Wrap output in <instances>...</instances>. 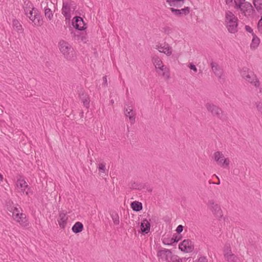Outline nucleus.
<instances>
[{
	"label": "nucleus",
	"instance_id": "22",
	"mask_svg": "<svg viewBox=\"0 0 262 262\" xmlns=\"http://www.w3.org/2000/svg\"><path fill=\"white\" fill-rule=\"evenodd\" d=\"M140 228L143 234H147L150 231V223L147 219H144L141 223Z\"/></svg>",
	"mask_w": 262,
	"mask_h": 262
},
{
	"label": "nucleus",
	"instance_id": "28",
	"mask_svg": "<svg viewBox=\"0 0 262 262\" xmlns=\"http://www.w3.org/2000/svg\"><path fill=\"white\" fill-rule=\"evenodd\" d=\"M12 26L13 29L18 33H22L23 29L21 25L17 19H13L12 21Z\"/></svg>",
	"mask_w": 262,
	"mask_h": 262
},
{
	"label": "nucleus",
	"instance_id": "18",
	"mask_svg": "<svg viewBox=\"0 0 262 262\" xmlns=\"http://www.w3.org/2000/svg\"><path fill=\"white\" fill-rule=\"evenodd\" d=\"M238 19L230 12V33H235L237 32Z\"/></svg>",
	"mask_w": 262,
	"mask_h": 262
},
{
	"label": "nucleus",
	"instance_id": "43",
	"mask_svg": "<svg viewBox=\"0 0 262 262\" xmlns=\"http://www.w3.org/2000/svg\"><path fill=\"white\" fill-rule=\"evenodd\" d=\"M257 28L259 32H262V16H261L260 19L258 21Z\"/></svg>",
	"mask_w": 262,
	"mask_h": 262
},
{
	"label": "nucleus",
	"instance_id": "45",
	"mask_svg": "<svg viewBox=\"0 0 262 262\" xmlns=\"http://www.w3.org/2000/svg\"><path fill=\"white\" fill-rule=\"evenodd\" d=\"M245 29L247 32L251 33L252 36L253 35V34H255L253 33V29L249 26L246 25L245 26Z\"/></svg>",
	"mask_w": 262,
	"mask_h": 262
},
{
	"label": "nucleus",
	"instance_id": "41",
	"mask_svg": "<svg viewBox=\"0 0 262 262\" xmlns=\"http://www.w3.org/2000/svg\"><path fill=\"white\" fill-rule=\"evenodd\" d=\"M229 14L228 13V12H226L225 23H226V27H227L228 30L229 31V25L228 24L229 23Z\"/></svg>",
	"mask_w": 262,
	"mask_h": 262
},
{
	"label": "nucleus",
	"instance_id": "37",
	"mask_svg": "<svg viewBox=\"0 0 262 262\" xmlns=\"http://www.w3.org/2000/svg\"><path fill=\"white\" fill-rule=\"evenodd\" d=\"M249 69L247 67H244L241 70V74L244 79H245L249 75Z\"/></svg>",
	"mask_w": 262,
	"mask_h": 262
},
{
	"label": "nucleus",
	"instance_id": "42",
	"mask_svg": "<svg viewBox=\"0 0 262 262\" xmlns=\"http://www.w3.org/2000/svg\"><path fill=\"white\" fill-rule=\"evenodd\" d=\"M188 67L191 70H192L194 73L197 72L198 69H197L196 67H195V66L194 64H193L192 63H190L189 64V65L188 66Z\"/></svg>",
	"mask_w": 262,
	"mask_h": 262
},
{
	"label": "nucleus",
	"instance_id": "26",
	"mask_svg": "<svg viewBox=\"0 0 262 262\" xmlns=\"http://www.w3.org/2000/svg\"><path fill=\"white\" fill-rule=\"evenodd\" d=\"M185 0H166V2L170 6L181 7H182Z\"/></svg>",
	"mask_w": 262,
	"mask_h": 262
},
{
	"label": "nucleus",
	"instance_id": "21",
	"mask_svg": "<svg viewBox=\"0 0 262 262\" xmlns=\"http://www.w3.org/2000/svg\"><path fill=\"white\" fill-rule=\"evenodd\" d=\"M190 8L186 7L181 9H176L173 8H170L171 12L176 16H180L182 15H187L190 13Z\"/></svg>",
	"mask_w": 262,
	"mask_h": 262
},
{
	"label": "nucleus",
	"instance_id": "48",
	"mask_svg": "<svg viewBox=\"0 0 262 262\" xmlns=\"http://www.w3.org/2000/svg\"><path fill=\"white\" fill-rule=\"evenodd\" d=\"M224 255H225V257H226V258L227 259V260L228 261L229 260V254L228 253V249H224Z\"/></svg>",
	"mask_w": 262,
	"mask_h": 262
},
{
	"label": "nucleus",
	"instance_id": "10",
	"mask_svg": "<svg viewBox=\"0 0 262 262\" xmlns=\"http://www.w3.org/2000/svg\"><path fill=\"white\" fill-rule=\"evenodd\" d=\"M211 67L214 74L218 77L220 83H224L225 78L223 69H221L216 63L214 62L211 63Z\"/></svg>",
	"mask_w": 262,
	"mask_h": 262
},
{
	"label": "nucleus",
	"instance_id": "13",
	"mask_svg": "<svg viewBox=\"0 0 262 262\" xmlns=\"http://www.w3.org/2000/svg\"><path fill=\"white\" fill-rule=\"evenodd\" d=\"M68 219V217L66 211H60L59 212L57 222L60 228L64 229L66 227L67 224Z\"/></svg>",
	"mask_w": 262,
	"mask_h": 262
},
{
	"label": "nucleus",
	"instance_id": "32",
	"mask_svg": "<svg viewBox=\"0 0 262 262\" xmlns=\"http://www.w3.org/2000/svg\"><path fill=\"white\" fill-rule=\"evenodd\" d=\"M80 98L83 103L84 106L88 108L89 106L90 99L89 97L86 95L82 94L80 96Z\"/></svg>",
	"mask_w": 262,
	"mask_h": 262
},
{
	"label": "nucleus",
	"instance_id": "25",
	"mask_svg": "<svg viewBox=\"0 0 262 262\" xmlns=\"http://www.w3.org/2000/svg\"><path fill=\"white\" fill-rule=\"evenodd\" d=\"M74 37L75 40H77L78 41L86 42L87 41L86 34L84 33H81L78 31L74 33Z\"/></svg>",
	"mask_w": 262,
	"mask_h": 262
},
{
	"label": "nucleus",
	"instance_id": "3",
	"mask_svg": "<svg viewBox=\"0 0 262 262\" xmlns=\"http://www.w3.org/2000/svg\"><path fill=\"white\" fill-rule=\"evenodd\" d=\"M76 6L73 1L71 0L63 1L61 12L65 17L66 20H70L72 14L75 11Z\"/></svg>",
	"mask_w": 262,
	"mask_h": 262
},
{
	"label": "nucleus",
	"instance_id": "5",
	"mask_svg": "<svg viewBox=\"0 0 262 262\" xmlns=\"http://www.w3.org/2000/svg\"><path fill=\"white\" fill-rule=\"evenodd\" d=\"M26 15L34 26H41L43 24V19L38 10H33Z\"/></svg>",
	"mask_w": 262,
	"mask_h": 262
},
{
	"label": "nucleus",
	"instance_id": "53",
	"mask_svg": "<svg viewBox=\"0 0 262 262\" xmlns=\"http://www.w3.org/2000/svg\"><path fill=\"white\" fill-rule=\"evenodd\" d=\"M112 103H114V101L113 100L111 101Z\"/></svg>",
	"mask_w": 262,
	"mask_h": 262
},
{
	"label": "nucleus",
	"instance_id": "8",
	"mask_svg": "<svg viewBox=\"0 0 262 262\" xmlns=\"http://www.w3.org/2000/svg\"><path fill=\"white\" fill-rule=\"evenodd\" d=\"M172 255V253L166 249H161L157 253V257L160 262H168Z\"/></svg>",
	"mask_w": 262,
	"mask_h": 262
},
{
	"label": "nucleus",
	"instance_id": "46",
	"mask_svg": "<svg viewBox=\"0 0 262 262\" xmlns=\"http://www.w3.org/2000/svg\"><path fill=\"white\" fill-rule=\"evenodd\" d=\"M256 107L258 111L262 114V102L256 103Z\"/></svg>",
	"mask_w": 262,
	"mask_h": 262
},
{
	"label": "nucleus",
	"instance_id": "9",
	"mask_svg": "<svg viewBox=\"0 0 262 262\" xmlns=\"http://www.w3.org/2000/svg\"><path fill=\"white\" fill-rule=\"evenodd\" d=\"M155 48L160 52L165 54L167 56H170L172 53V47L166 42L158 43Z\"/></svg>",
	"mask_w": 262,
	"mask_h": 262
},
{
	"label": "nucleus",
	"instance_id": "6",
	"mask_svg": "<svg viewBox=\"0 0 262 262\" xmlns=\"http://www.w3.org/2000/svg\"><path fill=\"white\" fill-rule=\"evenodd\" d=\"M207 110L211 113L212 115L220 119H223L222 110L213 103L208 102L205 104Z\"/></svg>",
	"mask_w": 262,
	"mask_h": 262
},
{
	"label": "nucleus",
	"instance_id": "31",
	"mask_svg": "<svg viewBox=\"0 0 262 262\" xmlns=\"http://www.w3.org/2000/svg\"><path fill=\"white\" fill-rule=\"evenodd\" d=\"M259 42V38L255 34H253L252 42L250 45L251 48H257L258 46Z\"/></svg>",
	"mask_w": 262,
	"mask_h": 262
},
{
	"label": "nucleus",
	"instance_id": "35",
	"mask_svg": "<svg viewBox=\"0 0 262 262\" xmlns=\"http://www.w3.org/2000/svg\"><path fill=\"white\" fill-rule=\"evenodd\" d=\"M238 2L236 0H230V3H233L235 5L234 8L236 9H238L239 8L242 6L243 4L245 2V0H237Z\"/></svg>",
	"mask_w": 262,
	"mask_h": 262
},
{
	"label": "nucleus",
	"instance_id": "23",
	"mask_svg": "<svg viewBox=\"0 0 262 262\" xmlns=\"http://www.w3.org/2000/svg\"><path fill=\"white\" fill-rule=\"evenodd\" d=\"M23 9L25 15L33 10L35 11V10H37V9L35 8L33 4L29 1H26L24 2Z\"/></svg>",
	"mask_w": 262,
	"mask_h": 262
},
{
	"label": "nucleus",
	"instance_id": "15",
	"mask_svg": "<svg viewBox=\"0 0 262 262\" xmlns=\"http://www.w3.org/2000/svg\"><path fill=\"white\" fill-rule=\"evenodd\" d=\"M74 21H72V24L76 29L79 31L84 30L86 29V24L84 23L83 19L80 16H76L74 18Z\"/></svg>",
	"mask_w": 262,
	"mask_h": 262
},
{
	"label": "nucleus",
	"instance_id": "30",
	"mask_svg": "<svg viewBox=\"0 0 262 262\" xmlns=\"http://www.w3.org/2000/svg\"><path fill=\"white\" fill-rule=\"evenodd\" d=\"M152 61L155 67V68H160V66L163 65L162 60L158 56H155L152 59Z\"/></svg>",
	"mask_w": 262,
	"mask_h": 262
},
{
	"label": "nucleus",
	"instance_id": "49",
	"mask_svg": "<svg viewBox=\"0 0 262 262\" xmlns=\"http://www.w3.org/2000/svg\"><path fill=\"white\" fill-rule=\"evenodd\" d=\"M103 81L104 85L106 86L107 85L106 76H104L103 77Z\"/></svg>",
	"mask_w": 262,
	"mask_h": 262
},
{
	"label": "nucleus",
	"instance_id": "33",
	"mask_svg": "<svg viewBox=\"0 0 262 262\" xmlns=\"http://www.w3.org/2000/svg\"><path fill=\"white\" fill-rule=\"evenodd\" d=\"M253 3L258 12L262 11V0H253Z\"/></svg>",
	"mask_w": 262,
	"mask_h": 262
},
{
	"label": "nucleus",
	"instance_id": "51",
	"mask_svg": "<svg viewBox=\"0 0 262 262\" xmlns=\"http://www.w3.org/2000/svg\"><path fill=\"white\" fill-rule=\"evenodd\" d=\"M3 180V176L2 174L0 173V182H2Z\"/></svg>",
	"mask_w": 262,
	"mask_h": 262
},
{
	"label": "nucleus",
	"instance_id": "4",
	"mask_svg": "<svg viewBox=\"0 0 262 262\" xmlns=\"http://www.w3.org/2000/svg\"><path fill=\"white\" fill-rule=\"evenodd\" d=\"M16 188L21 195H29L31 193L30 188L25 179L21 177L16 182Z\"/></svg>",
	"mask_w": 262,
	"mask_h": 262
},
{
	"label": "nucleus",
	"instance_id": "27",
	"mask_svg": "<svg viewBox=\"0 0 262 262\" xmlns=\"http://www.w3.org/2000/svg\"><path fill=\"white\" fill-rule=\"evenodd\" d=\"M72 231L75 233L81 232L83 230V225L80 222H76L72 228Z\"/></svg>",
	"mask_w": 262,
	"mask_h": 262
},
{
	"label": "nucleus",
	"instance_id": "20",
	"mask_svg": "<svg viewBox=\"0 0 262 262\" xmlns=\"http://www.w3.org/2000/svg\"><path fill=\"white\" fill-rule=\"evenodd\" d=\"M180 238L177 235L174 234L172 236L164 237L163 238V243L164 245H172L177 243L179 241Z\"/></svg>",
	"mask_w": 262,
	"mask_h": 262
},
{
	"label": "nucleus",
	"instance_id": "47",
	"mask_svg": "<svg viewBox=\"0 0 262 262\" xmlns=\"http://www.w3.org/2000/svg\"><path fill=\"white\" fill-rule=\"evenodd\" d=\"M183 228L184 227L182 225H179L176 229L177 232L178 233H180L181 232H182L183 230Z\"/></svg>",
	"mask_w": 262,
	"mask_h": 262
},
{
	"label": "nucleus",
	"instance_id": "50",
	"mask_svg": "<svg viewBox=\"0 0 262 262\" xmlns=\"http://www.w3.org/2000/svg\"><path fill=\"white\" fill-rule=\"evenodd\" d=\"M199 262H207L206 259L205 258H201L199 260Z\"/></svg>",
	"mask_w": 262,
	"mask_h": 262
},
{
	"label": "nucleus",
	"instance_id": "2",
	"mask_svg": "<svg viewBox=\"0 0 262 262\" xmlns=\"http://www.w3.org/2000/svg\"><path fill=\"white\" fill-rule=\"evenodd\" d=\"M59 50L67 60H74L75 57V52L72 46L64 40L59 43Z\"/></svg>",
	"mask_w": 262,
	"mask_h": 262
},
{
	"label": "nucleus",
	"instance_id": "16",
	"mask_svg": "<svg viewBox=\"0 0 262 262\" xmlns=\"http://www.w3.org/2000/svg\"><path fill=\"white\" fill-rule=\"evenodd\" d=\"M156 71L159 75H162L165 79L168 80L170 78L169 69L164 64L160 66V68H157Z\"/></svg>",
	"mask_w": 262,
	"mask_h": 262
},
{
	"label": "nucleus",
	"instance_id": "14",
	"mask_svg": "<svg viewBox=\"0 0 262 262\" xmlns=\"http://www.w3.org/2000/svg\"><path fill=\"white\" fill-rule=\"evenodd\" d=\"M179 249L185 252H191L193 249V246L191 241L185 239L179 244Z\"/></svg>",
	"mask_w": 262,
	"mask_h": 262
},
{
	"label": "nucleus",
	"instance_id": "40",
	"mask_svg": "<svg viewBox=\"0 0 262 262\" xmlns=\"http://www.w3.org/2000/svg\"><path fill=\"white\" fill-rule=\"evenodd\" d=\"M230 262H240V260L235 255L230 254Z\"/></svg>",
	"mask_w": 262,
	"mask_h": 262
},
{
	"label": "nucleus",
	"instance_id": "52",
	"mask_svg": "<svg viewBox=\"0 0 262 262\" xmlns=\"http://www.w3.org/2000/svg\"><path fill=\"white\" fill-rule=\"evenodd\" d=\"M226 1V4H228V0H225Z\"/></svg>",
	"mask_w": 262,
	"mask_h": 262
},
{
	"label": "nucleus",
	"instance_id": "17",
	"mask_svg": "<svg viewBox=\"0 0 262 262\" xmlns=\"http://www.w3.org/2000/svg\"><path fill=\"white\" fill-rule=\"evenodd\" d=\"M124 115L128 117L130 123L133 124L136 121V113L132 108L130 107L124 108Z\"/></svg>",
	"mask_w": 262,
	"mask_h": 262
},
{
	"label": "nucleus",
	"instance_id": "19",
	"mask_svg": "<svg viewBox=\"0 0 262 262\" xmlns=\"http://www.w3.org/2000/svg\"><path fill=\"white\" fill-rule=\"evenodd\" d=\"M208 207L217 216H222L221 210L220 207L217 204H215L214 202L210 201L208 204Z\"/></svg>",
	"mask_w": 262,
	"mask_h": 262
},
{
	"label": "nucleus",
	"instance_id": "39",
	"mask_svg": "<svg viewBox=\"0 0 262 262\" xmlns=\"http://www.w3.org/2000/svg\"><path fill=\"white\" fill-rule=\"evenodd\" d=\"M168 262H182V260L177 255L173 254Z\"/></svg>",
	"mask_w": 262,
	"mask_h": 262
},
{
	"label": "nucleus",
	"instance_id": "29",
	"mask_svg": "<svg viewBox=\"0 0 262 262\" xmlns=\"http://www.w3.org/2000/svg\"><path fill=\"white\" fill-rule=\"evenodd\" d=\"M131 207L133 210L139 211L142 209V204L141 202L134 201L131 203Z\"/></svg>",
	"mask_w": 262,
	"mask_h": 262
},
{
	"label": "nucleus",
	"instance_id": "36",
	"mask_svg": "<svg viewBox=\"0 0 262 262\" xmlns=\"http://www.w3.org/2000/svg\"><path fill=\"white\" fill-rule=\"evenodd\" d=\"M111 217L115 225H118L119 224V216L117 213H113L111 214Z\"/></svg>",
	"mask_w": 262,
	"mask_h": 262
},
{
	"label": "nucleus",
	"instance_id": "1",
	"mask_svg": "<svg viewBox=\"0 0 262 262\" xmlns=\"http://www.w3.org/2000/svg\"><path fill=\"white\" fill-rule=\"evenodd\" d=\"M6 208L12 213V216L15 221L24 227L28 225L26 215L23 213L22 209L18 204L10 199H8L6 202Z\"/></svg>",
	"mask_w": 262,
	"mask_h": 262
},
{
	"label": "nucleus",
	"instance_id": "12",
	"mask_svg": "<svg viewBox=\"0 0 262 262\" xmlns=\"http://www.w3.org/2000/svg\"><path fill=\"white\" fill-rule=\"evenodd\" d=\"M238 9L244 13L246 16H253L255 12L253 6L249 2H245L243 7H241Z\"/></svg>",
	"mask_w": 262,
	"mask_h": 262
},
{
	"label": "nucleus",
	"instance_id": "7",
	"mask_svg": "<svg viewBox=\"0 0 262 262\" xmlns=\"http://www.w3.org/2000/svg\"><path fill=\"white\" fill-rule=\"evenodd\" d=\"M213 159L217 164L223 167H227L229 165V160L225 158L220 151H216L213 154Z\"/></svg>",
	"mask_w": 262,
	"mask_h": 262
},
{
	"label": "nucleus",
	"instance_id": "38",
	"mask_svg": "<svg viewBox=\"0 0 262 262\" xmlns=\"http://www.w3.org/2000/svg\"><path fill=\"white\" fill-rule=\"evenodd\" d=\"M99 171L101 173H105L106 170L105 164L104 163H100L98 165Z\"/></svg>",
	"mask_w": 262,
	"mask_h": 262
},
{
	"label": "nucleus",
	"instance_id": "11",
	"mask_svg": "<svg viewBox=\"0 0 262 262\" xmlns=\"http://www.w3.org/2000/svg\"><path fill=\"white\" fill-rule=\"evenodd\" d=\"M130 188L133 189H138V190H145L143 191L148 192L150 193L152 190V187L149 185L148 184H144L142 183H140L139 182H132L130 184Z\"/></svg>",
	"mask_w": 262,
	"mask_h": 262
},
{
	"label": "nucleus",
	"instance_id": "44",
	"mask_svg": "<svg viewBox=\"0 0 262 262\" xmlns=\"http://www.w3.org/2000/svg\"><path fill=\"white\" fill-rule=\"evenodd\" d=\"M163 31L166 34H169L171 32V29L169 27H165L163 28Z\"/></svg>",
	"mask_w": 262,
	"mask_h": 262
},
{
	"label": "nucleus",
	"instance_id": "24",
	"mask_svg": "<svg viewBox=\"0 0 262 262\" xmlns=\"http://www.w3.org/2000/svg\"><path fill=\"white\" fill-rule=\"evenodd\" d=\"M246 81L251 83L253 85H254L256 88H258L259 86L260 83L258 78H257L256 75L254 74L248 75L247 77L245 79Z\"/></svg>",
	"mask_w": 262,
	"mask_h": 262
},
{
	"label": "nucleus",
	"instance_id": "34",
	"mask_svg": "<svg viewBox=\"0 0 262 262\" xmlns=\"http://www.w3.org/2000/svg\"><path fill=\"white\" fill-rule=\"evenodd\" d=\"M45 16L49 20L52 19L53 17V14L52 10L50 8L47 7L45 8Z\"/></svg>",
	"mask_w": 262,
	"mask_h": 262
}]
</instances>
